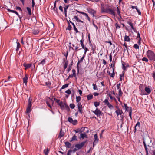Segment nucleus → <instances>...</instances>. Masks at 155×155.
Here are the masks:
<instances>
[{
  "instance_id": "de8ad7c7",
  "label": "nucleus",
  "mask_w": 155,
  "mask_h": 155,
  "mask_svg": "<svg viewBox=\"0 0 155 155\" xmlns=\"http://www.w3.org/2000/svg\"><path fill=\"white\" fill-rule=\"evenodd\" d=\"M108 95L110 97V98L111 100H114L115 101H116V100L115 99V98L114 97H113L109 93L108 94Z\"/></svg>"
},
{
  "instance_id": "c85d7f7f",
  "label": "nucleus",
  "mask_w": 155,
  "mask_h": 155,
  "mask_svg": "<svg viewBox=\"0 0 155 155\" xmlns=\"http://www.w3.org/2000/svg\"><path fill=\"white\" fill-rule=\"evenodd\" d=\"M124 39L125 41L129 42L130 41V39L129 36L126 35L125 36Z\"/></svg>"
},
{
  "instance_id": "4d7b16f0",
  "label": "nucleus",
  "mask_w": 155,
  "mask_h": 155,
  "mask_svg": "<svg viewBox=\"0 0 155 155\" xmlns=\"http://www.w3.org/2000/svg\"><path fill=\"white\" fill-rule=\"evenodd\" d=\"M123 94V92H122L121 89H119V93L118 95L119 96H122Z\"/></svg>"
},
{
  "instance_id": "20e7f679",
  "label": "nucleus",
  "mask_w": 155,
  "mask_h": 155,
  "mask_svg": "<svg viewBox=\"0 0 155 155\" xmlns=\"http://www.w3.org/2000/svg\"><path fill=\"white\" fill-rule=\"evenodd\" d=\"M87 141V140H86L80 143L76 144L75 145V147H77L78 150L81 149L83 147Z\"/></svg>"
},
{
  "instance_id": "412c9836",
  "label": "nucleus",
  "mask_w": 155,
  "mask_h": 155,
  "mask_svg": "<svg viewBox=\"0 0 155 155\" xmlns=\"http://www.w3.org/2000/svg\"><path fill=\"white\" fill-rule=\"evenodd\" d=\"M66 147L67 148H70L71 147V144L68 141H66L64 143Z\"/></svg>"
},
{
  "instance_id": "4c0bfd02",
  "label": "nucleus",
  "mask_w": 155,
  "mask_h": 155,
  "mask_svg": "<svg viewBox=\"0 0 155 155\" xmlns=\"http://www.w3.org/2000/svg\"><path fill=\"white\" fill-rule=\"evenodd\" d=\"M46 102L47 106L49 107L50 108H51V106L50 104L51 103L50 102V101H49L48 99L46 100Z\"/></svg>"
},
{
  "instance_id": "f257e3e1",
  "label": "nucleus",
  "mask_w": 155,
  "mask_h": 155,
  "mask_svg": "<svg viewBox=\"0 0 155 155\" xmlns=\"http://www.w3.org/2000/svg\"><path fill=\"white\" fill-rule=\"evenodd\" d=\"M144 148L146 153V155H148V151L150 149V148L153 146L152 140L148 138L143 140Z\"/></svg>"
},
{
  "instance_id": "ddd939ff",
  "label": "nucleus",
  "mask_w": 155,
  "mask_h": 155,
  "mask_svg": "<svg viewBox=\"0 0 155 155\" xmlns=\"http://www.w3.org/2000/svg\"><path fill=\"white\" fill-rule=\"evenodd\" d=\"M122 69L124 70H125L126 69L127 67H129V65L128 64H127L126 63L122 61Z\"/></svg>"
},
{
  "instance_id": "4be33fe9",
  "label": "nucleus",
  "mask_w": 155,
  "mask_h": 155,
  "mask_svg": "<svg viewBox=\"0 0 155 155\" xmlns=\"http://www.w3.org/2000/svg\"><path fill=\"white\" fill-rule=\"evenodd\" d=\"M64 133L63 132H62V129H61V130L58 136V138L60 139L62 137L64 136Z\"/></svg>"
},
{
  "instance_id": "b1692460",
  "label": "nucleus",
  "mask_w": 155,
  "mask_h": 155,
  "mask_svg": "<svg viewBox=\"0 0 155 155\" xmlns=\"http://www.w3.org/2000/svg\"><path fill=\"white\" fill-rule=\"evenodd\" d=\"M137 126H138L139 128L140 127V122H138L136 124L135 126L134 127V133H135L137 131Z\"/></svg>"
},
{
  "instance_id": "69168bd1",
  "label": "nucleus",
  "mask_w": 155,
  "mask_h": 155,
  "mask_svg": "<svg viewBox=\"0 0 155 155\" xmlns=\"http://www.w3.org/2000/svg\"><path fill=\"white\" fill-rule=\"evenodd\" d=\"M78 108H82V105L81 103H78Z\"/></svg>"
},
{
  "instance_id": "37998d69",
  "label": "nucleus",
  "mask_w": 155,
  "mask_h": 155,
  "mask_svg": "<svg viewBox=\"0 0 155 155\" xmlns=\"http://www.w3.org/2000/svg\"><path fill=\"white\" fill-rule=\"evenodd\" d=\"M45 85L47 86L49 88H50V86L51 85V83L50 82H46L45 83Z\"/></svg>"
},
{
  "instance_id": "473e14b6",
  "label": "nucleus",
  "mask_w": 155,
  "mask_h": 155,
  "mask_svg": "<svg viewBox=\"0 0 155 155\" xmlns=\"http://www.w3.org/2000/svg\"><path fill=\"white\" fill-rule=\"evenodd\" d=\"M142 85L141 84L139 86V89L141 90V95H145V94L143 93L144 91H143V89H142Z\"/></svg>"
},
{
  "instance_id": "aec40b11",
  "label": "nucleus",
  "mask_w": 155,
  "mask_h": 155,
  "mask_svg": "<svg viewBox=\"0 0 155 155\" xmlns=\"http://www.w3.org/2000/svg\"><path fill=\"white\" fill-rule=\"evenodd\" d=\"M94 142H96L98 143L99 141V139L98 138L97 134H95L94 135Z\"/></svg>"
},
{
  "instance_id": "13d9d810",
  "label": "nucleus",
  "mask_w": 155,
  "mask_h": 155,
  "mask_svg": "<svg viewBox=\"0 0 155 155\" xmlns=\"http://www.w3.org/2000/svg\"><path fill=\"white\" fill-rule=\"evenodd\" d=\"M76 11H77V12H78L79 13H81V14H82L83 15H84V16H85L87 14L86 13H85L84 12H83L80 11H79L78 10H77Z\"/></svg>"
},
{
  "instance_id": "e433bc0d",
  "label": "nucleus",
  "mask_w": 155,
  "mask_h": 155,
  "mask_svg": "<svg viewBox=\"0 0 155 155\" xmlns=\"http://www.w3.org/2000/svg\"><path fill=\"white\" fill-rule=\"evenodd\" d=\"M39 33V31L38 30H34L33 31V34L35 35H37Z\"/></svg>"
},
{
  "instance_id": "0e129e2a",
  "label": "nucleus",
  "mask_w": 155,
  "mask_h": 155,
  "mask_svg": "<svg viewBox=\"0 0 155 155\" xmlns=\"http://www.w3.org/2000/svg\"><path fill=\"white\" fill-rule=\"evenodd\" d=\"M65 93L68 94H70L71 93V91L70 89H68L65 91Z\"/></svg>"
},
{
  "instance_id": "338daca9",
  "label": "nucleus",
  "mask_w": 155,
  "mask_h": 155,
  "mask_svg": "<svg viewBox=\"0 0 155 155\" xmlns=\"http://www.w3.org/2000/svg\"><path fill=\"white\" fill-rule=\"evenodd\" d=\"M143 61H145V62L148 61V59L146 57H143L142 59Z\"/></svg>"
},
{
  "instance_id": "5701e85b",
  "label": "nucleus",
  "mask_w": 155,
  "mask_h": 155,
  "mask_svg": "<svg viewBox=\"0 0 155 155\" xmlns=\"http://www.w3.org/2000/svg\"><path fill=\"white\" fill-rule=\"evenodd\" d=\"M145 91L147 93V94H149L150 93L152 90L149 88L146 87L145 88Z\"/></svg>"
},
{
  "instance_id": "423d86ee",
  "label": "nucleus",
  "mask_w": 155,
  "mask_h": 155,
  "mask_svg": "<svg viewBox=\"0 0 155 155\" xmlns=\"http://www.w3.org/2000/svg\"><path fill=\"white\" fill-rule=\"evenodd\" d=\"M68 121L70 123H72L73 125H76L78 121L77 120H73L71 117H69L68 118Z\"/></svg>"
},
{
  "instance_id": "a878e982",
  "label": "nucleus",
  "mask_w": 155,
  "mask_h": 155,
  "mask_svg": "<svg viewBox=\"0 0 155 155\" xmlns=\"http://www.w3.org/2000/svg\"><path fill=\"white\" fill-rule=\"evenodd\" d=\"M110 70H111V71H112V73H110V74L109 75L111 77L114 78L115 76V73H114V68H113L112 69L111 68H110Z\"/></svg>"
},
{
  "instance_id": "8fccbe9b",
  "label": "nucleus",
  "mask_w": 155,
  "mask_h": 155,
  "mask_svg": "<svg viewBox=\"0 0 155 155\" xmlns=\"http://www.w3.org/2000/svg\"><path fill=\"white\" fill-rule=\"evenodd\" d=\"M107 106L110 109H112L114 108L113 106L110 103L107 104Z\"/></svg>"
},
{
  "instance_id": "6ab92c4d",
  "label": "nucleus",
  "mask_w": 155,
  "mask_h": 155,
  "mask_svg": "<svg viewBox=\"0 0 155 155\" xmlns=\"http://www.w3.org/2000/svg\"><path fill=\"white\" fill-rule=\"evenodd\" d=\"M28 79V75L26 74H25V77L23 78V83H24L25 84H27Z\"/></svg>"
},
{
  "instance_id": "a211bd4d",
  "label": "nucleus",
  "mask_w": 155,
  "mask_h": 155,
  "mask_svg": "<svg viewBox=\"0 0 155 155\" xmlns=\"http://www.w3.org/2000/svg\"><path fill=\"white\" fill-rule=\"evenodd\" d=\"M73 64V61L72 60L71 63V64H69L68 67V68L66 70V71H67L68 73L71 70L72 68V65Z\"/></svg>"
},
{
  "instance_id": "c756f323",
  "label": "nucleus",
  "mask_w": 155,
  "mask_h": 155,
  "mask_svg": "<svg viewBox=\"0 0 155 155\" xmlns=\"http://www.w3.org/2000/svg\"><path fill=\"white\" fill-rule=\"evenodd\" d=\"M80 44L81 47H82V48H84L85 47L84 46V39H83V37L82 36V39H81L80 41Z\"/></svg>"
},
{
  "instance_id": "e2e57ef3",
  "label": "nucleus",
  "mask_w": 155,
  "mask_h": 155,
  "mask_svg": "<svg viewBox=\"0 0 155 155\" xmlns=\"http://www.w3.org/2000/svg\"><path fill=\"white\" fill-rule=\"evenodd\" d=\"M72 74H73L74 75V77L76 78V71L75 69H72Z\"/></svg>"
},
{
  "instance_id": "2f4dec72",
  "label": "nucleus",
  "mask_w": 155,
  "mask_h": 155,
  "mask_svg": "<svg viewBox=\"0 0 155 155\" xmlns=\"http://www.w3.org/2000/svg\"><path fill=\"white\" fill-rule=\"evenodd\" d=\"M31 106H29V105L28 106V107H27V109H26V112L27 113H29L31 112Z\"/></svg>"
},
{
  "instance_id": "49530a36",
  "label": "nucleus",
  "mask_w": 155,
  "mask_h": 155,
  "mask_svg": "<svg viewBox=\"0 0 155 155\" xmlns=\"http://www.w3.org/2000/svg\"><path fill=\"white\" fill-rule=\"evenodd\" d=\"M68 62V61L67 60H66L65 62L64 63V69H65L67 67Z\"/></svg>"
},
{
  "instance_id": "09e8293b",
  "label": "nucleus",
  "mask_w": 155,
  "mask_h": 155,
  "mask_svg": "<svg viewBox=\"0 0 155 155\" xmlns=\"http://www.w3.org/2000/svg\"><path fill=\"white\" fill-rule=\"evenodd\" d=\"M28 11V14L29 15L31 14V9L29 7H27L26 8Z\"/></svg>"
},
{
  "instance_id": "5fc2aeb1",
  "label": "nucleus",
  "mask_w": 155,
  "mask_h": 155,
  "mask_svg": "<svg viewBox=\"0 0 155 155\" xmlns=\"http://www.w3.org/2000/svg\"><path fill=\"white\" fill-rule=\"evenodd\" d=\"M124 105L126 110L127 111H129V110L128 109L129 107L127 106V104H124Z\"/></svg>"
},
{
  "instance_id": "bb28decb",
  "label": "nucleus",
  "mask_w": 155,
  "mask_h": 155,
  "mask_svg": "<svg viewBox=\"0 0 155 155\" xmlns=\"http://www.w3.org/2000/svg\"><path fill=\"white\" fill-rule=\"evenodd\" d=\"M129 113V116L130 117L131 120L132 119V107H130L129 108V110L128 111Z\"/></svg>"
},
{
  "instance_id": "603ef678",
  "label": "nucleus",
  "mask_w": 155,
  "mask_h": 155,
  "mask_svg": "<svg viewBox=\"0 0 155 155\" xmlns=\"http://www.w3.org/2000/svg\"><path fill=\"white\" fill-rule=\"evenodd\" d=\"M69 7V5H64V12H67V10Z\"/></svg>"
},
{
  "instance_id": "58836bf2",
  "label": "nucleus",
  "mask_w": 155,
  "mask_h": 155,
  "mask_svg": "<svg viewBox=\"0 0 155 155\" xmlns=\"http://www.w3.org/2000/svg\"><path fill=\"white\" fill-rule=\"evenodd\" d=\"M44 152L45 155H48L49 153V150L48 148L45 149L44 150Z\"/></svg>"
},
{
  "instance_id": "9b49d317",
  "label": "nucleus",
  "mask_w": 155,
  "mask_h": 155,
  "mask_svg": "<svg viewBox=\"0 0 155 155\" xmlns=\"http://www.w3.org/2000/svg\"><path fill=\"white\" fill-rule=\"evenodd\" d=\"M23 66L25 68V70L28 69L31 67L32 66V64H26L25 63H24L23 64Z\"/></svg>"
},
{
  "instance_id": "f704fd0d",
  "label": "nucleus",
  "mask_w": 155,
  "mask_h": 155,
  "mask_svg": "<svg viewBox=\"0 0 155 155\" xmlns=\"http://www.w3.org/2000/svg\"><path fill=\"white\" fill-rule=\"evenodd\" d=\"M69 85V84H66L64 85H63L61 88L60 90V91H61V89H64L65 88L67 87Z\"/></svg>"
},
{
  "instance_id": "c9c22d12",
  "label": "nucleus",
  "mask_w": 155,
  "mask_h": 155,
  "mask_svg": "<svg viewBox=\"0 0 155 155\" xmlns=\"http://www.w3.org/2000/svg\"><path fill=\"white\" fill-rule=\"evenodd\" d=\"M46 61L45 59H43L41 62H39L38 64V65L41 64L43 65L45 63Z\"/></svg>"
},
{
  "instance_id": "864d4df0",
  "label": "nucleus",
  "mask_w": 155,
  "mask_h": 155,
  "mask_svg": "<svg viewBox=\"0 0 155 155\" xmlns=\"http://www.w3.org/2000/svg\"><path fill=\"white\" fill-rule=\"evenodd\" d=\"M133 47L136 49H138L139 48V46L137 44H134V45Z\"/></svg>"
},
{
  "instance_id": "79ce46f5",
  "label": "nucleus",
  "mask_w": 155,
  "mask_h": 155,
  "mask_svg": "<svg viewBox=\"0 0 155 155\" xmlns=\"http://www.w3.org/2000/svg\"><path fill=\"white\" fill-rule=\"evenodd\" d=\"M108 97H107V98H106L105 99V100L103 101V103H104L106 105H107L109 103L108 101Z\"/></svg>"
},
{
  "instance_id": "4468645a",
  "label": "nucleus",
  "mask_w": 155,
  "mask_h": 155,
  "mask_svg": "<svg viewBox=\"0 0 155 155\" xmlns=\"http://www.w3.org/2000/svg\"><path fill=\"white\" fill-rule=\"evenodd\" d=\"M70 22L72 24V25L73 26V28L74 31H75V33H77L79 32L78 29L76 27V26L74 24V23L73 22H72L70 20H69Z\"/></svg>"
},
{
  "instance_id": "f3484780",
  "label": "nucleus",
  "mask_w": 155,
  "mask_h": 155,
  "mask_svg": "<svg viewBox=\"0 0 155 155\" xmlns=\"http://www.w3.org/2000/svg\"><path fill=\"white\" fill-rule=\"evenodd\" d=\"M80 138H82V139H84V138H87L88 137L86 133L84 132L83 133H81V134H80Z\"/></svg>"
},
{
  "instance_id": "0eeeda50",
  "label": "nucleus",
  "mask_w": 155,
  "mask_h": 155,
  "mask_svg": "<svg viewBox=\"0 0 155 155\" xmlns=\"http://www.w3.org/2000/svg\"><path fill=\"white\" fill-rule=\"evenodd\" d=\"M85 55H83V56L79 60L77 65V69L78 73H79V65L80 63L82 62L84 58Z\"/></svg>"
},
{
  "instance_id": "052dcab7",
  "label": "nucleus",
  "mask_w": 155,
  "mask_h": 155,
  "mask_svg": "<svg viewBox=\"0 0 155 155\" xmlns=\"http://www.w3.org/2000/svg\"><path fill=\"white\" fill-rule=\"evenodd\" d=\"M70 107L71 109H74L75 107V105L74 104H70Z\"/></svg>"
},
{
  "instance_id": "a18cd8bd",
  "label": "nucleus",
  "mask_w": 155,
  "mask_h": 155,
  "mask_svg": "<svg viewBox=\"0 0 155 155\" xmlns=\"http://www.w3.org/2000/svg\"><path fill=\"white\" fill-rule=\"evenodd\" d=\"M76 102L78 103H79V102L81 100V97L80 96H76Z\"/></svg>"
},
{
  "instance_id": "3c124183",
  "label": "nucleus",
  "mask_w": 155,
  "mask_h": 155,
  "mask_svg": "<svg viewBox=\"0 0 155 155\" xmlns=\"http://www.w3.org/2000/svg\"><path fill=\"white\" fill-rule=\"evenodd\" d=\"M94 104L96 107H97L100 105V102H98L96 101L94 102Z\"/></svg>"
},
{
  "instance_id": "2eb2a0df",
  "label": "nucleus",
  "mask_w": 155,
  "mask_h": 155,
  "mask_svg": "<svg viewBox=\"0 0 155 155\" xmlns=\"http://www.w3.org/2000/svg\"><path fill=\"white\" fill-rule=\"evenodd\" d=\"M60 0H56L55 1L54 4V7L53 8V9L54 11L56 12L57 13H58V8H56V3L58 1H60Z\"/></svg>"
},
{
  "instance_id": "a19ab883",
  "label": "nucleus",
  "mask_w": 155,
  "mask_h": 155,
  "mask_svg": "<svg viewBox=\"0 0 155 155\" xmlns=\"http://www.w3.org/2000/svg\"><path fill=\"white\" fill-rule=\"evenodd\" d=\"M93 96L92 95L89 94L87 96V98L88 100H90L92 99Z\"/></svg>"
},
{
  "instance_id": "6e6552de",
  "label": "nucleus",
  "mask_w": 155,
  "mask_h": 155,
  "mask_svg": "<svg viewBox=\"0 0 155 155\" xmlns=\"http://www.w3.org/2000/svg\"><path fill=\"white\" fill-rule=\"evenodd\" d=\"M92 112L98 117H100L102 113L101 112L98 108H97L95 111H92Z\"/></svg>"
},
{
  "instance_id": "7ed1b4c3",
  "label": "nucleus",
  "mask_w": 155,
  "mask_h": 155,
  "mask_svg": "<svg viewBox=\"0 0 155 155\" xmlns=\"http://www.w3.org/2000/svg\"><path fill=\"white\" fill-rule=\"evenodd\" d=\"M147 55L150 60L155 61V54L153 51L148 50L147 51Z\"/></svg>"
},
{
  "instance_id": "9d476101",
  "label": "nucleus",
  "mask_w": 155,
  "mask_h": 155,
  "mask_svg": "<svg viewBox=\"0 0 155 155\" xmlns=\"http://www.w3.org/2000/svg\"><path fill=\"white\" fill-rule=\"evenodd\" d=\"M75 20L78 22L83 23L84 22L83 21L80 20L77 16H74L72 18L73 21H74Z\"/></svg>"
},
{
  "instance_id": "39448f33",
  "label": "nucleus",
  "mask_w": 155,
  "mask_h": 155,
  "mask_svg": "<svg viewBox=\"0 0 155 155\" xmlns=\"http://www.w3.org/2000/svg\"><path fill=\"white\" fill-rule=\"evenodd\" d=\"M58 105L60 106L61 109H64V106L65 107L67 108H68L69 110V108L68 105L66 104V103L63 104V103L62 101H61L58 104Z\"/></svg>"
},
{
  "instance_id": "774afa93",
  "label": "nucleus",
  "mask_w": 155,
  "mask_h": 155,
  "mask_svg": "<svg viewBox=\"0 0 155 155\" xmlns=\"http://www.w3.org/2000/svg\"><path fill=\"white\" fill-rule=\"evenodd\" d=\"M72 152V150H69L67 153V155H71V153Z\"/></svg>"
},
{
  "instance_id": "cd10ccee",
  "label": "nucleus",
  "mask_w": 155,
  "mask_h": 155,
  "mask_svg": "<svg viewBox=\"0 0 155 155\" xmlns=\"http://www.w3.org/2000/svg\"><path fill=\"white\" fill-rule=\"evenodd\" d=\"M77 137L74 135V136H73L72 138L71 139V140H70V142H71L73 141L74 140H77Z\"/></svg>"
},
{
  "instance_id": "f8f14e48",
  "label": "nucleus",
  "mask_w": 155,
  "mask_h": 155,
  "mask_svg": "<svg viewBox=\"0 0 155 155\" xmlns=\"http://www.w3.org/2000/svg\"><path fill=\"white\" fill-rule=\"evenodd\" d=\"M127 23L130 26L132 29L135 32H137L136 29L134 28L133 26V24L131 21H127Z\"/></svg>"
},
{
  "instance_id": "f03ea898",
  "label": "nucleus",
  "mask_w": 155,
  "mask_h": 155,
  "mask_svg": "<svg viewBox=\"0 0 155 155\" xmlns=\"http://www.w3.org/2000/svg\"><path fill=\"white\" fill-rule=\"evenodd\" d=\"M115 10L116 8L115 7L111 8L108 7L106 8L105 10L102 9V12H105L106 13H108L111 15L115 16L116 15V12H115Z\"/></svg>"
},
{
  "instance_id": "dca6fc26",
  "label": "nucleus",
  "mask_w": 155,
  "mask_h": 155,
  "mask_svg": "<svg viewBox=\"0 0 155 155\" xmlns=\"http://www.w3.org/2000/svg\"><path fill=\"white\" fill-rule=\"evenodd\" d=\"M118 109L116 110L115 112L117 114V116H118L119 115H121L123 114V113L122 110H120L119 108L117 107Z\"/></svg>"
},
{
  "instance_id": "c03bdc74",
  "label": "nucleus",
  "mask_w": 155,
  "mask_h": 155,
  "mask_svg": "<svg viewBox=\"0 0 155 155\" xmlns=\"http://www.w3.org/2000/svg\"><path fill=\"white\" fill-rule=\"evenodd\" d=\"M68 25L66 29H68L69 30H71V29L72 28V26L71 25H70V23L68 21Z\"/></svg>"
},
{
  "instance_id": "6e6d98bb",
  "label": "nucleus",
  "mask_w": 155,
  "mask_h": 155,
  "mask_svg": "<svg viewBox=\"0 0 155 155\" xmlns=\"http://www.w3.org/2000/svg\"><path fill=\"white\" fill-rule=\"evenodd\" d=\"M136 33L137 34V38H138L139 39H141V38L140 37V34L139 33V32L137 31V32H136Z\"/></svg>"
},
{
  "instance_id": "680f3d73",
  "label": "nucleus",
  "mask_w": 155,
  "mask_h": 155,
  "mask_svg": "<svg viewBox=\"0 0 155 155\" xmlns=\"http://www.w3.org/2000/svg\"><path fill=\"white\" fill-rule=\"evenodd\" d=\"M48 99L49 101H50V102L51 103H52V104H53L54 102L52 99H51L50 97H48V98L47 99Z\"/></svg>"
},
{
  "instance_id": "393cba45",
  "label": "nucleus",
  "mask_w": 155,
  "mask_h": 155,
  "mask_svg": "<svg viewBox=\"0 0 155 155\" xmlns=\"http://www.w3.org/2000/svg\"><path fill=\"white\" fill-rule=\"evenodd\" d=\"M7 10L8 12H12L13 13H15L19 17H20V16H19V15L18 13L16 11H15V10H12L10 9H7Z\"/></svg>"
},
{
  "instance_id": "7c9ffc66",
  "label": "nucleus",
  "mask_w": 155,
  "mask_h": 155,
  "mask_svg": "<svg viewBox=\"0 0 155 155\" xmlns=\"http://www.w3.org/2000/svg\"><path fill=\"white\" fill-rule=\"evenodd\" d=\"M117 12L118 14V15L119 16V17H120V18H121V14H120V11L119 9L118 6L117 5Z\"/></svg>"
},
{
  "instance_id": "ea45409f",
  "label": "nucleus",
  "mask_w": 155,
  "mask_h": 155,
  "mask_svg": "<svg viewBox=\"0 0 155 155\" xmlns=\"http://www.w3.org/2000/svg\"><path fill=\"white\" fill-rule=\"evenodd\" d=\"M20 47V44L18 42H17V47L16 49V51H18Z\"/></svg>"
},
{
  "instance_id": "bf43d9fd",
  "label": "nucleus",
  "mask_w": 155,
  "mask_h": 155,
  "mask_svg": "<svg viewBox=\"0 0 155 155\" xmlns=\"http://www.w3.org/2000/svg\"><path fill=\"white\" fill-rule=\"evenodd\" d=\"M92 86L93 87V89L94 90H97L98 89L97 86L96 84H95L94 83H93L92 84Z\"/></svg>"
},
{
  "instance_id": "72a5a7b5",
  "label": "nucleus",
  "mask_w": 155,
  "mask_h": 155,
  "mask_svg": "<svg viewBox=\"0 0 155 155\" xmlns=\"http://www.w3.org/2000/svg\"><path fill=\"white\" fill-rule=\"evenodd\" d=\"M32 101V99L31 97H30L28 100V105L31 106V102Z\"/></svg>"
},
{
  "instance_id": "1a4fd4ad",
  "label": "nucleus",
  "mask_w": 155,
  "mask_h": 155,
  "mask_svg": "<svg viewBox=\"0 0 155 155\" xmlns=\"http://www.w3.org/2000/svg\"><path fill=\"white\" fill-rule=\"evenodd\" d=\"M88 12L92 15L93 17L94 16V14L96 13V11L91 8H89L88 9Z\"/></svg>"
}]
</instances>
